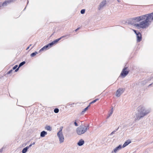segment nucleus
<instances>
[{
  "label": "nucleus",
  "mask_w": 153,
  "mask_h": 153,
  "mask_svg": "<svg viewBox=\"0 0 153 153\" xmlns=\"http://www.w3.org/2000/svg\"><path fill=\"white\" fill-rule=\"evenodd\" d=\"M145 20L140 22L139 24H135V25L139 27L145 28L148 27L151 22L153 21V12L145 15Z\"/></svg>",
  "instance_id": "1"
},
{
  "label": "nucleus",
  "mask_w": 153,
  "mask_h": 153,
  "mask_svg": "<svg viewBox=\"0 0 153 153\" xmlns=\"http://www.w3.org/2000/svg\"><path fill=\"white\" fill-rule=\"evenodd\" d=\"M137 113L136 114V120H139L141 118L149 114L151 111L150 108H147L142 105L139 106L137 108Z\"/></svg>",
  "instance_id": "2"
},
{
  "label": "nucleus",
  "mask_w": 153,
  "mask_h": 153,
  "mask_svg": "<svg viewBox=\"0 0 153 153\" xmlns=\"http://www.w3.org/2000/svg\"><path fill=\"white\" fill-rule=\"evenodd\" d=\"M89 129V125L87 126H80L77 128L76 132L79 135H81L87 132Z\"/></svg>",
  "instance_id": "3"
},
{
  "label": "nucleus",
  "mask_w": 153,
  "mask_h": 153,
  "mask_svg": "<svg viewBox=\"0 0 153 153\" xmlns=\"http://www.w3.org/2000/svg\"><path fill=\"white\" fill-rule=\"evenodd\" d=\"M145 16H141L131 19L129 20V23L131 25H133L134 22H139L144 19Z\"/></svg>",
  "instance_id": "4"
},
{
  "label": "nucleus",
  "mask_w": 153,
  "mask_h": 153,
  "mask_svg": "<svg viewBox=\"0 0 153 153\" xmlns=\"http://www.w3.org/2000/svg\"><path fill=\"white\" fill-rule=\"evenodd\" d=\"M57 135L59 139V143H61L63 142L64 140V137L62 132V129L57 132Z\"/></svg>",
  "instance_id": "5"
},
{
  "label": "nucleus",
  "mask_w": 153,
  "mask_h": 153,
  "mask_svg": "<svg viewBox=\"0 0 153 153\" xmlns=\"http://www.w3.org/2000/svg\"><path fill=\"white\" fill-rule=\"evenodd\" d=\"M54 44L53 42H52L43 47L39 51L40 52L45 50H46L48 49L51 48Z\"/></svg>",
  "instance_id": "6"
},
{
  "label": "nucleus",
  "mask_w": 153,
  "mask_h": 153,
  "mask_svg": "<svg viewBox=\"0 0 153 153\" xmlns=\"http://www.w3.org/2000/svg\"><path fill=\"white\" fill-rule=\"evenodd\" d=\"M127 67H125L123 69L120 75L123 77H125L128 73L129 71L126 70Z\"/></svg>",
  "instance_id": "7"
},
{
  "label": "nucleus",
  "mask_w": 153,
  "mask_h": 153,
  "mask_svg": "<svg viewBox=\"0 0 153 153\" xmlns=\"http://www.w3.org/2000/svg\"><path fill=\"white\" fill-rule=\"evenodd\" d=\"M124 89L123 88H120L118 89L116 92V96L117 97H119L124 92Z\"/></svg>",
  "instance_id": "8"
},
{
  "label": "nucleus",
  "mask_w": 153,
  "mask_h": 153,
  "mask_svg": "<svg viewBox=\"0 0 153 153\" xmlns=\"http://www.w3.org/2000/svg\"><path fill=\"white\" fill-rule=\"evenodd\" d=\"M122 148H123V147L122 145H120L116 147L114 150L112 151V153H116Z\"/></svg>",
  "instance_id": "9"
},
{
  "label": "nucleus",
  "mask_w": 153,
  "mask_h": 153,
  "mask_svg": "<svg viewBox=\"0 0 153 153\" xmlns=\"http://www.w3.org/2000/svg\"><path fill=\"white\" fill-rule=\"evenodd\" d=\"M137 42H140L142 39V35L141 33L138 31L137 34Z\"/></svg>",
  "instance_id": "10"
},
{
  "label": "nucleus",
  "mask_w": 153,
  "mask_h": 153,
  "mask_svg": "<svg viewBox=\"0 0 153 153\" xmlns=\"http://www.w3.org/2000/svg\"><path fill=\"white\" fill-rule=\"evenodd\" d=\"M106 1L103 0L100 4L98 7V9L100 10L106 4Z\"/></svg>",
  "instance_id": "11"
},
{
  "label": "nucleus",
  "mask_w": 153,
  "mask_h": 153,
  "mask_svg": "<svg viewBox=\"0 0 153 153\" xmlns=\"http://www.w3.org/2000/svg\"><path fill=\"white\" fill-rule=\"evenodd\" d=\"M85 142L84 140L82 139H81L79 140L77 143V145L79 146H82L84 144Z\"/></svg>",
  "instance_id": "12"
},
{
  "label": "nucleus",
  "mask_w": 153,
  "mask_h": 153,
  "mask_svg": "<svg viewBox=\"0 0 153 153\" xmlns=\"http://www.w3.org/2000/svg\"><path fill=\"white\" fill-rule=\"evenodd\" d=\"M131 143V141L129 140H127L124 143L123 146H122L123 148H124L126 147L130 143Z\"/></svg>",
  "instance_id": "13"
},
{
  "label": "nucleus",
  "mask_w": 153,
  "mask_h": 153,
  "mask_svg": "<svg viewBox=\"0 0 153 153\" xmlns=\"http://www.w3.org/2000/svg\"><path fill=\"white\" fill-rule=\"evenodd\" d=\"M152 79V78H149L147 80H146L142 81L141 82V84L143 85H144L146 84L148 81H150Z\"/></svg>",
  "instance_id": "14"
},
{
  "label": "nucleus",
  "mask_w": 153,
  "mask_h": 153,
  "mask_svg": "<svg viewBox=\"0 0 153 153\" xmlns=\"http://www.w3.org/2000/svg\"><path fill=\"white\" fill-rule=\"evenodd\" d=\"M25 61L22 62H21V63H20L19 65L18 68H16V69L15 70V71L16 72L19 69V68L20 67H21L23 65H24L25 64Z\"/></svg>",
  "instance_id": "15"
},
{
  "label": "nucleus",
  "mask_w": 153,
  "mask_h": 153,
  "mask_svg": "<svg viewBox=\"0 0 153 153\" xmlns=\"http://www.w3.org/2000/svg\"><path fill=\"white\" fill-rule=\"evenodd\" d=\"M47 134V132L45 131H43L41 132L40 136L42 137H44L45 135Z\"/></svg>",
  "instance_id": "16"
},
{
  "label": "nucleus",
  "mask_w": 153,
  "mask_h": 153,
  "mask_svg": "<svg viewBox=\"0 0 153 153\" xmlns=\"http://www.w3.org/2000/svg\"><path fill=\"white\" fill-rule=\"evenodd\" d=\"M65 36H62L60 38H59L58 39H57L54 40V41H53V42L54 44L56 43L59 40H60L62 39V38L63 37H65Z\"/></svg>",
  "instance_id": "17"
},
{
  "label": "nucleus",
  "mask_w": 153,
  "mask_h": 153,
  "mask_svg": "<svg viewBox=\"0 0 153 153\" xmlns=\"http://www.w3.org/2000/svg\"><path fill=\"white\" fill-rule=\"evenodd\" d=\"M28 149V147L27 146L24 148L22 150V153H26Z\"/></svg>",
  "instance_id": "18"
},
{
  "label": "nucleus",
  "mask_w": 153,
  "mask_h": 153,
  "mask_svg": "<svg viewBox=\"0 0 153 153\" xmlns=\"http://www.w3.org/2000/svg\"><path fill=\"white\" fill-rule=\"evenodd\" d=\"M45 129L47 130L51 131L52 130L50 126H45Z\"/></svg>",
  "instance_id": "19"
},
{
  "label": "nucleus",
  "mask_w": 153,
  "mask_h": 153,
  "mask_svg": "<svg viewBox=\"0 0 153 153\" xmlns=\"http://www.w3.org/2000/svg\"><path fill=\"white\" fill-rule=\"evenodd\" d=\"M11 1H13V0L12 1H5V2H3L2 4V6H4L6 5L7 2H10Z\"/></svg>",
  "instance_id": "20"
},
{
  "label": "nucleus",
  "mask_w": 153,
  "mask_h": 153,
  "mask_svg": "<svg viewBox=\"0 0 153 153\" xmlns=\"http://www.w3.org/2000/svg\"><path fill=\"white\" fill-rule=\"evenodd\" d=\"M90 106V105H88V106L85 108L84 110L82 111L81 113L82 114H84L85 112L88 109V107Z\"/></svg>",
  "instance_id": "21"
},
{
  "label": "nucleus",
  "mask_w": 153,
  "mask_h": 153,
  "mask_svg": "<svg viewBox=\"0 0 153 153\" xmlns=\"http://www.w3.org/2000/svg\"><path fill=\"white\" fill-rule=\"evenodd\" d=\"M37 54H38V52H37L35 51V52L32 53L30 55V56L31 57H34Z\"/></svg>",
  "instance_id": "22"
},
{
  "label": "nucleus",
  "mask_w": 153,
  "mask_h": 153,
  "mask_svg": "<svg viewBox=\"0 0 153 153\" xmlns=\"http://www.w3.org/2000/svg\"><path fill=\"white\" fill-rule=\"evenodd\" d=\"M54 111L55 113H57L59 111V109L57 108H56L54 109Z\"/></svg>",
  "instance_id": "23"
},
{
  "label": "nucleus",
  "mask_w": 153,
  "mask_h": 153,
  "mask_svg": "<svg viewBox=\"0 0 153 153\" xmlns=\"http://www.w3.org/2000/svg\"><path fill=\"white\" fill-rule=\"evenodd\" d=\"M113 112V108H112L110 111V112L108 114L109 115V116H111Z\"/></svg>",
  "instance_id": "24"
},
{
  "label": "nucleus",
  "mask_w": 153,
  "mask_h": 153,
  "mask_svg": "<svg viewBox=\"0 0 153 153\" xmlns=\"http://www.w3.org/2000/svg\"><path fill=\"white\" fill-rule=\"evenodd\" d=\"M98 100V99H95V100L93 101L92 102H91L90 103V104L94 103V102H96Z\"/></svg>",
  "instance_id": "25"
},
{
  "label": "nucleus",
  "mask_w": 153,
  "mask_h": 153,
  "mask_svg": "<svg viewBox=\"0 0 153 153\" xmlns=\"http://www.w3.org/2000/svg\"><path fill=\"white\" fill-rule=\"evenodd\" d=\"M118 128L117 129H116V130H114V131H112V132L111 133V134H110V135H112L113 134H114L116 132V131H117L118 130Z\"/></svg>",
  "instance_id": "26"
},
{
  "label": "nucleus",
  "mask_w": 153,
  "mask_h": 153,
  "mask_svg": "<svg viewBox=\"0 0 153 153\" xmlns=\"http://www.w3.org/2000/svg\"><path fill=\"white\" fill-rule=\"evenodd\" d=\"M85 9L82 10L80 11V13L81 14H83L85 13Z\"/></svg>",
  "instance_id": "27"
},
{
  "label": "nucleus",
  "mask_w": 153,
  "mask_h": 153,
  "mask_svg": "<svg viewBox=\"0 0 153 153\" xmlns=\"http://www.w3.org/2000/svg\"><path fill=\"white\" fill-rule=\"evenodd\" d=\"M74 103H68L67 104V105H68L70 106L71 107L72 105H74Z\"/></svg>",
  "instance_id": "28"
},
{
  "label": "nucleus",
  "mask_w": 153,
  "mask_h": 153,
  "mask_svg": "<svg viewBox=\"0 0 153 153\" xmlns=\"http://www.w3.org/2000/svg\"><path fill=\"white\" fill-rule=\"evenodd\" d=\"M17 67H18V65H16L13 67V70H15V69L16 70V68Z\"/></svg>",
  "instance_id": "29"
},
{
  "label": "nucleus",
  "mask_w": 153,
  "mask_h": 153,
  "mask_svg": "<svg viewBox=\"0 0 153 153\" xmlns=\"http://www.w3.org/2000/svg\"><path fill=\"white\" fill-rule=\"evenodd\" d=\"M12 71H13L12 70H10L8 72L7 74H10L12 72Z\"/></svg>",
  "instance_id": "30"
},
{
  "label": "nucleus",
  "mask_w": 153,
  "mask_h": 153,
  "mask_svg": "<svg viewBox=\"0 0 153 153\" xmlns=\"http://www.w3.org/2000/svg\"><path fill=\"white\" fill-rule=\"evenodd\" d=\"M4 146L1 149H0V152H1L3 151L4 148Z\"/></svg>",
  "instance_id": "31"
},
{
  "label": "nucleus",
  "mask_w": 153,
  "mask_h": 153,
  "mask_svg": "<svg viewBox=\"0 0 153 153\" xmlns=\"http://www.w3.org/2000/svg\"><path fill=\"white\" fill-rule=\"evenodd\" d=\"M74 125H75L76 126H78V124L76 122H75L74 123Z\"/></svg>",
  "instance_id": "32"
},
{
  "label": "nucleus",
  "mask_w": 153,
  "mask_h": 153,
  "mask_svg": "<svg viewBox=\"0 0 153 153\" xmlns=\"http://www.w3.org/2000/svg\"><path fill=\"white\" fill-rule=\"evenodd\" d=\"M32 146V144H30L29 145V146H27V147H28V149H29V148L30 147Z\"/></svg>",
  "instance_id": "33"
},
{
  "label": "nucleus",
  "mask_w": 153,
  "mask_h": 153,
  "mask_svg": "<svg viewBox=\"0 0 153 153\" xmlns=\"http://www.w3.org/2000/svg\"><path fill=\"white\" fill-rule=\"evenodd\" d=\"M134 32H135V33L136 34V35H137V31L136 30H134Z\"/></svg>",
  "instance_id": "34"
},
{
  "label": "nucleus",
  "mask_w": 153,
  "mask_h": 153,
  "mask_svg": "<svg viewBox=\"0 0 153 153\" xmlns=\"http://www.w3.org/2000/svg\"><path fill=\"white\" fill-rule=\"evenodd\" d=\"M35 142H34L32 143H31V144H32V145H33L35 144Z\"/></svg>",
  "instance_id": "35"
},
{
  "label": "nucleus",
  "mask_w": 153,
  "mask_h": 153,
  "mask_svg": "<svg viewBox=\"0 0 153 153\" xmlns=\"http://www.w3.org/2000/svg\"><path fill=\"white\" fill-rule=\"evenodd\" d=\"M29 48H30V46L28 47L27 48V49H26V50H28V49H29Z\"/></svg>",
  "instance_id": "36"
},
{
  "label": "nucleus",
  "mask_w": 153,
  "mask_h": 153,
  "mask_svg": "<svg viewBox=\"0 0 153 153\" xmlns=\"http://www.w3.org/2000/svg\"><path fill=\"white\" fill-rule=\"evenodd\" d=\"M111 116H109V115H108V116L107 117V118H108Z\"/></svg>",
  "instance_id": "37"
},
{
  "label": "nucleus",
  "mask_w": 153,
  "mask_h": 153,
  "mask_svg": "<svg viewBox=\"0 0 153 153\" xmlns=\"http://www.w3.org/2000/svg\"><path fill=\"white\" fill-rule=\"evenodd\" d=\"M152 84H153V83H152L150 84L149 85V86H151Z\"/></svg>",
  "instance_id": "38"
},
{
  "label": "nucleus",
  "mask_w": 153,
  "mask_h": 153,
  "mask_svg": "<svg viewBox=\"0 0 153 153\" xmlns=\"http://www.w3.org/2000/svg\"><path fill=\"white\" fill-rule=\"evenodd\" d=\"M117 1L118 2H120V0H117Z\"/></svg>",
  "instance_id": "39"
},
{
  "label": "nucleus",
  "mask_w": 153,
  "mask_h": 153,
  "mask_svg": "<svg viewBox=\"0 0 153 153\" xmlns=\"http://www.w3.org/2000/svg\"><path fill=\"white\" fill-rule=\"evenodd\" d=\"M78 29H79V28H78V29H76V30H76V31H77V30H78Z\"/></svg>",
  "instance_id": "40"
},
{
  "label": "nucleus",
  "mask_w": 153,
  "mask_h": 153,
  "mask_svg": "<svg viewBox=\"0 0 153 153\" xmlns=\"http://www.w3.org/2000/svg\"><path fill=\"white\" fill-rule=\"evenodd\" d=\"M31 45H30L29 46L30 47V46H31Z\"/></svg>",
  "instance_id": "41"
},
{
  "label": "nucleus",
  "mask_w": 153,
  "mask_h": 153,
  "mask_svg": "<svg viewBox=\"0 0 153 153\" xmlns=\"http://www.w3.org/2000/svg\"><path fill=\"white\" fill-rule=\"evenodd\" d=\"M33 47L31 48V49H32V48H33Z\"/></svg>",
  "instance_id": "42"
}]
</instances>
